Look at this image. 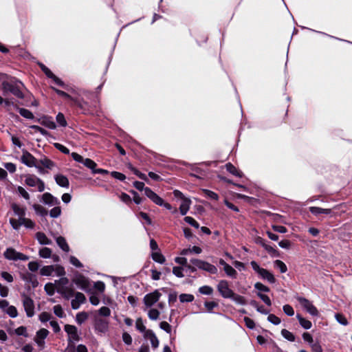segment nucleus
<instances>
[{
	"label": "nucleus",
	"mask_w": 352,
	"mask_h": 352,
	"mask_svg": "<svg viewBox=\"0 0 352 352\" xmlns=\"http://www.w3.org/2000/svg\"><path fill=\"white\" fill-rule=\"evenodd\" d=\"M33 208L36 213L41 217H45L47 214V210L39 204H34Z\"/></svg>",
	"instance_id": "e433bc0d"
},
{
	"label": "nucleus",
	"mask_w": 352,
	"mask_h": 352,
	"mask_svg": "<svg viewBox=\"0 0 352 352\" xmlns=\"http://www.w3.org/2000/svg\"><path fill=\"white\" fill-rule=\"evenodd\" d=\"M54 179L57 185L62 188H68L69 186V182L68 178L62 175V174H56L54 175Z\"/></svg>",
	"instance_id": "412c9836"
},
{
	"label": "nucleus",
	"mask_w": 352,
	"mask_h": 352,
	"mask_svg": "<svg viewBox=\"0 0 352 352\" xmlns=\"http://www.w3.org/2000/svg\"><path fill=\"white\" fill-rule=\"evenodd\" d=\"M75 283L78 288L85 292H87L90 289V283L89 279L82 275H80L76 278Z\"/></svg>",
	"instance_id": "dca6fc26"
},
{
	"label": "nucleus",
	"mask_w": 352,
	"mask_h": 352,
	"mask_svg": "<svg viewBox=\"0 0 352 352\" xmlns=\"http://www.w3.org/2000/svg\"><path fill=\"white\" fill-rule=\"evenodd\" d=\"M42 201L49 206H55L60 204V201L50 192H45L42 195Z\"/></svg>",
	"instance_id": "6ab92c4d"
},
{
	"label": "nucleus",
	"mask_w": 352,
	"mask_h": 352,
	"mask_svg": "<svg viewBox=\"0 0 352 352\" xmlns=\"http://www.w3.org/2000/svg\"><path fill=\"white\" fill-rule=\"evenodd\" d=\"M45 291L49 296H53L55 292L54 284L49 283H47L44 287Z\"/></svg>",
	"instance_id": "680f3d73"
},
{
	"label": "nucleus",
	"mask_w": 352,
	"mask_h": 352,
	"mask_svg": "<svg viewBox=\"0 0 352 352\" xmlns=\"http://www.w3.org/2000/svg\"><path fill=\"white\" fill-rule=\"evenodd\" d=\"M267 320L274 325H278L280 323V319L274 314H269Z\"/></svg>",
	"instance_id": "e2e57ef3"
},
{
	"label": "nucleus",
	"mask_w": 352,
	"mask_h": 352,
	"mask_svg": "<svg viewBox=\"0 0 352 352\" xmlns=\"http://www.w3.org/2000/svg\"><path fill=\"white\" fill-rule=\"evenodd\" d=\"M25 184L30 187H37L39 192L45 190V183L34 175H28L25 177Z\"/></svg>",
	"instance_id": "423d86ee"
},
{
	"label": "nucleus",
	"mask_w": 352,
	"mask_h": 352,
	"mask_svg": "<svg viewBox=\"0 0 352 352\" xmlns=\"http://www.w3.org/2000/svg\"><path fill=\"white\" fill-rule=\"evenodd\" d=\"M15 109L22 117L28 120H33L34 118V114L30 110L19 107L18 106H15Z\"/></svg>",
	"instance_id": "cd10ccee"
},
{
	"label": "nucleus",
	"mask_w": 352,
	"mask_h": 352,
	"mask_svg": "<svg viewBox=\"0 0 352 352\" xmlns=\"http://www.w3.org/2000/svg\"><path fill=\"white\" fill-rule=\"evenodd\" d=\"M130 169L131 170V171H133V173L137 175L140 179H142V180H144V181H147L148 179H147V177L145 174L141 173L140 171H139L137 168L133 167V166H131L130 167Z\"/></svg>",
	"instance_id": "0e129e2a"
},
{
	"label": "nucleus",
	"mask_w": 352,
	"mask_h": 352,
	"mask_svg": "<svg viewBox=\"0 0 352 352\" xmlns=\"http://www.w3.org/2000/svg\"><path fill=\"white\" fill-rule=\"evenodd\" d=\"M83 164L88 168L91 169L92 173L95 170L96 167L97 166L96 163L89 158H86L85 161H83Z\"/></svg>",
	"instance_id": "a18cd8bd"
},
{
	"label": "nucleus",
	"mask_w": 352,
	"mask_h": 352,
	"mask_svg": "<svg viewBox=\"0 0 352 352\" xmlns=\"http://www.w3.org/2000/svg\"><path fill=\"white\" fill-rule=\"evenodd\" d=\"M69 263L78 268H81L83 267V265L81 263V262L74 256H69Z\"/></svg>",
	"instance_id": "13d9d810"
},
{
	"label": "nucleus",
	"mask_w": 352,
	"mask_h": 352,
	"mask_svg": "<svg viewBox=\"0 0 352 352\" xmlns=\"http://www.w3.org/2000/svg\"><path fill=\"white\" fill-rule=\"evenodd\" d=\"M52 318V316L51 314L47 312H42L39 315V320L41 322H46L48 321H51V319Z\"/></svg>",
	"instance_id": "4d7b16f0"
},
{
	"label": "nucleus",
	"mask_w": 352,
	"mask_h": 352,
	"mask_svg": "<svg viewBox=\"0 0 352 352\" xmlns=\"http://www.w3.org/2000/svg\"><path fill=\"white\" fill-rule=\"evenodd\" d=\"M161 296L162 294L158 290H155L153 292L144 296V303L147 307H151L160 300Z\"/></svg>",
	"instance_id": "9b49d317"
},
{
	"label": "nucleus",
	"mask_w": 352,
	"mask_h": 352,
	"mask_svg": "<svg viewBox=\"0 0 352 352\" xmlns=\"http://www.w3.org/2000/svg\"><path fill=\"white\" fill-rule=\"evenodd\" d=\"M12 209L14 213L19 217V220L21 221V219H24L25 216V209L20 207L16 204H12Z\"/></svg>",
	"instance_id": "b1692460"
},
{
	"label": "nucleus",
	"mask_w": 352,
	"mask_h": 352,
	"mask_svg": "<svg viewBox=\"0 0 352 352\" xmlns=\"http://www.w3.org/2000/svg\"><path fill=\"white\" fill-rule=\"evenodd\" d=\"M5 312L12 318H14L18 316L17 309L13 305H10Z\"/></svg>",
	"instance_id": "de8ad7c7"
},
{
	"label": "nucleus",
	"mask_w": 352,
	"mask_h": 352,
	"mask_svg": "<svg viewBox=\"0 0 352 352\" xmlns=\"http://www.w3.org/2000/svg\"><path fill=\"white\" fill-rule=\"evenodd\" d=\"M160 311L156 309H151L148 312V316L151 320H156L160 316Z\"/></svg>",
	"instance_id": "3c124183"
},
{
	"label": "nucleus",
	"mask_w": 352,
	"mask_h": 352,
	"mask_svg": "<svg viewBox=\"0 0 352 352\" xmlns=\"http://www.w3.org/2000/svg\"><path fill=\"white\" fill-rule=\"evenodd\" d=\"M40 274L41 276H50L54 274L53 265L43 266L40 270Z\"/></svg>",
	"instance_id": "72a5a7b5"
},
{
	"label": "nucleus",
	"mask_w": 352,
	"mask_h": 352,
	"mask_svg": "<svg viewBox=\"0 0 352 352\" xmlns=\"http://www.w3.org/2000/svg\"><path fill=\"white\" fill-rule=\"evenodd\" d=\"M39 256L43 258H49L52 256V250L49 248H43L39 250Z\"/></svg>",
	"instance_id": "58836bf2"
},
{
	"label": "nucleus",
	"mask_w": 352,
	"mask_h": 352,
	"mask_svg": "<svg viewBox=\"0 0 352 352\" xmlns=\"http://www.w3.org/2000/svg\"><path fill=\"white\" fill-rule=\"evenodd\" d=\"M150 340L151 346L153 349H157L159 346V340L156 337L155 333L152 330L146 331V335L144 336Z\"/></svg>",
	"instance_id": "5701e85b"
},
{
	"label": "nucleus",
	"mask_w": 352,
	"mask_h": 352,
	"mask_svg": "<svg viewBox=\"0 0 352 352\" xmlns=\"http://www.w3.org/2000/svg\"><path fill=\"white\" fill-rule=\"evenodd\" d=\"M191 205V200L190 199H184L180 206L179 212L182 215H186L190 209Z\"/></svg>",
	"instance_id": "a878e982"
},
{
	"label": "nucleus",
	"mask_w": 352,
	"mask_h": 352,
	"mask_svg": "<svg viewBox=\"0 0 352 352\" xmlns=\"http://www.w3.org/2000/svg\"><path fill=\"white\" fill-rule=\"evenodd\" d=\"M4 257L9 261H28L29 256L23 254L21 252H17L12 248H8L3 253Z\"/></svg>",
	"instance_id": "39448f33"
},
{
	"label": "nucleus",
	"mask_w": 352,
	"mask_h": 352,
	"mask_svg": "<svg viewBox=\"0 0 352 352\" xmlns=\"http://www.w3.org/2000/svg\"><path fill=\"white\" fill-rule=\"evenodd\" d=\"M37 162L43 167L50 170L55 166V163L45 157L39 160Z\"/></svg>",
	"instance_id": "c756f323"
},
{
	"label": "nucleus",
	"mask_w": 352,
	"mask_h": 352,
	"mask_svg": "<svg viewBox=\"0 0 352 352\" xmlns=\"http://www.w3.org/2000/svg\"><path fill=\"white\" fill-rule=\"evenodd\" d=\"M181 302H191L194 300L195 298L192 294H182L179 296Z\"/></svg>",
	"instance_id": "4c0bfd02"
},
{
	"label": "nucleus",
	"mask_w": 352,
	"mask_h": 352,
	"mask_svg": "<svg viewBox=\"0 0 352 352\" xmlns=\"http://www.w3.org/2000/svg\"><path fill=\"white\" fill-rule=\"evenodd\" d=\"M250 265L254 271L263 280H267L270 283H274L276 278L274 276L266 269L262 268L254 261L250 262Z\"/></svg>",
	"instance_id": "7ed1b4c3"
},
{
	"label": "nucleus",
	"mask_w": 352,
	"mask_h": 352,
	"mask_svg": "<svg viewBox=\"0 0 352 352\" xmlns=\"http://www.w3.org/2000/svg\"><path fill=\"white\" fill-rule=\"evenodd\" d=\"M232 301H234L236 304L240 305H245L247 304L246 299L244 296L235 294L234 292L230 298Z\"/></svg>",
	"instance_id": "2f4dec72"
},
{
	"label": "nucleus",
	"mask_w": 352,
	"mask_h": 352,
	"mask_svg": "<svg viewBox=\"0 0 352 352\" xmlns=\"http://www.w3.org/2000/svg\"><path fill=\"white\" fill-rule=\"evenodd\" d=\"M19 225L24 226L27 228H33L35 223L30 219L24 218L21 219L19 221Z\"/></svg>",
	"instance_id": "49530a36"
},
{
	"label": "nucleus",
	"mask_w": 352,
	"mask_h": 352,
	"mask_svg": "<svg viewBox=\"0 0 352 352\" xmlns=\"http://www.w3.org/2000/svg\"><path fill=\"white\" fill-rule=\"evenodd\" d=\"M151 256L153 260L157 263L162 264L165 262L164 256L159 252H153Z\"/></svg>",
	"instance_id": "ea45409f"
},
{
	"label": "nucleus",
	"mask_w": 352,
	"mask_h": 352,
	"mask_svg": "<svg viewBox=\"0 0 352 352\" xmlns=\"http://www.w3.org/2000/svg\"><path fill=\"white\" fill-rule=\"evenodd\" d=\"M54 91L59 96H61V97H63L65 98V99H67L68 100H69L70 102L72 101V100H73V97L71 96L69 94H68L67 93L65 92L64 91H62V90H60V89H56V88H52Z\"/></svg>",
	"instance_id": "bf43d9fd"
},
{
	"label": "nucleus",
	"mask_w": 352,
	"mask_h": 352,
	"mask_svg": "<svg viewBox=\"0 0 352 352\" xmlns=\"http://www.w3.org/2000/svg\"><path fill=\"white\" fill-rule=\"evenodd\" d=\"M284 313L288 316H292L294 315V311L293 307L289 305H285L283 307Z\"/></svg>",
	"instance_id": "338daca9"
},
{
	"label": "nucleus",
	"mask_w": 352,
	"mask_h": 352,
	"mask_svg": "<svg viewBox=\"0 0 352 352\" xmlns=\"http://www.w3.org/2000/svg\"><path fill=\"white\" fill-rule=\"evenodd\" d=\"M199 292L201 294L204 295H211L213 292V289L210 286L204 285L202 287H200L199 289Z\"/></svg>",
	"instance_id": "5fc2aeb1"
},
{
	"label": "nucleus",
	"mask_w": 352,
	"mask_h": 352,
	"mask_svg": "<svg viewBox=\"0 0 352 352\" xmlns=\"http://www.w3.org/2000/svg\"><path fill=\"white\" fill-rule=\"evenodd\" d=\"M56 120L57 123L61 126L65 127L67 124L65 116L62 113H58L56 115Z\"/></svg>",
	"instance_id": "8fccbe9b"
},
{
	"label": "nucleus",
	"mask_w": 352,
	"mask_h": 352,
	"mask_svg": "<svg viewBox=\"0 0 352 352\" xmlns=\"http://www.w3.org/2000/svg\"><path fill=\"white\" fill-rule=\"evenodd\" d=\"M98 314L101 316L108 317L111 315V310L107 307H102L99 309Z\"/></svg>",
	"instance_id": "69168bd1"
},
{
	"label": "nucleus",
	"mask_w": 352,
	"mask_h": 352,
	"mask_svg": "<svg viewBox=\"0 0 352 352\" xmlns=\"http://www.w3.org/2000/svg\"><path fill=\"white\" fill-rule=\"evenodd\" d=\"M226 170L232 175L239 177H243V173L241 170H239V169H237L232 164H231V163L226 164Z\"/></svg>",
	"instance_id": "c85d7f7f"
},
{
	"label": "nucleus",
	"mask_w": 352,
	"mask_h": 352,
	"mask_svg": "<svg viewBox=\"0 0 352 352\" xmlns=\"http://www.w3.org/2000/svg\"><path fill=\"white\" fill-rule=\"evenodd\" d=\"M145 195L157 206L164 205V199L153 192L150 188L145 189Z\"/></svg>",
	"instance_id": "2eb2a0df"
},
{
	"label": "nucleus",
	"mask_w": 352,
	"mask_h": 352,
	"mask_svg": "<svg viewBox=\"0 0 352 352\" xmlns=\"http://www.w3.org/2000/svg\"><path fill=\"white\" fill-rule=\"evenodd\" d=\"M274 265L281 273H285L287 270L286 265L280 260H276L274 261Z\"/></svg>",
	"instance_id": "09e8293b"
},
{
	"label": "nucleus",
	"mask_w": 352,
	"mask_h": 352,
	"mask_svg": "<svg viewBox=\"0 0 352 352\" xmlns=\"http://www.w3.org/2000/svg\"><path fill=\"white\" fill-rule=\"evenodd\" d=\"M190 263L198 269L206 271L210 274H216L218 272L216 266L200 259L192 258Z\"/></svg>",
	"instance_id": "20e7f679"
},
{
	"label": "nucleus",
	"mask_w": 352,
	"mask_h": 352,
	"mask_svg": "<svg viewBox=\"0 0 352 352\" xmlns=\"http://www.w3.org/2000/svg\"><path fill=\"white\" fill-rule=\"evenodd\" d=\"M54 314L60 318L65 317V314L62 307L60 305H56L53 307Z\"/></svg>",
	"instance_id": "79ce46f5"
},
{
	"label": "nucleus",
	"mask_w": 352,
	"mask_h": 352,
	"mask_svg": "<svg viewBox=\"0 0 352 352\" xmlns=\"http://www.w3.org/2000/svg\"><path fill=\"white\" fill-rule=\"evenodd\" d=\"M58 292L65 299H69L72 298L75 294L74 291L69 287L67 288H58Z\"/></svg>",
	"instance_id": "7c9ffc66"
},
{
	"label": "nucleus",
	"mask_w": 352,
	"mask_h": 352,
	"mask_svg": "<svg viewBox=\"0 0 352 352\" xmlns=\"http://www.w3.org/2000/svg\"><path fill=\"white\" fill-rule=\"evenodd\" d=\"M54 273L56 276L62 277L65 275V268L59 265H53Z\"/></svg>",
	"instance_id": "a19ab883"
},
{
	"label": "nucleus",
	"mask_w": 352,
	"mask_h": 352,
	"mask_svg": "<svg viewBox=\"0 0 352 352\" xmlns=\"http://www.w3.org/2000/svg\"><path fill=\"white\" fill-rule=\"evenodd\" d=\"M95 329L100 333H106L109 329V322L104 319H97L95 322Z\"/></svg>",
	"instance_id": "aec40b11"
},
{
	"label": "nucleus",
	"mask_w": 352,
	"mask_h": 352,
	"mask_svg": "<svg viewBox=\"0 0 352 352\" xmlns=\"http://www.w3.org/2000/svg\"><path fill=\"white\" fill-rule=\"evenodd\" d=\"M21 162L28 167L36 166L37 160L28 151H23V155L21 157Z\"/></svg>",
	"instance_id": "f8f14e48"
},
{
	"label": "nucleus",
	"mask_w": 352,
	"mask_h": 352,
	"mask_svg": "<svg viewBox=\"0 0 352 352\" xmlns=\"http://www.w3.org/2000/svg\"><path fill=\"white\" fill-rule=\"evenodd\" d=\"M88 318V315L86 312H79L76 314V321L78 324H81L83 323Z\"/></svg>",
	"instance_id": "c03bdc74"
},
{
	"label": "nucleus",
	"mask_w": 352,
	"mask_h": 352,
	"mask_svg": "<svg viewBox=\"0 0 352 352\" xmlns=\"http://www.w3.org/2000/svg\"><path fill=\"white\" fill-rule=\"evenodd\" d=\"M160 327L166 331L167 333H171L172 331V327L171 326L165 321L161 322L160 324Z\"/></svg>",
	"instance_id": "774afa93"
},
{
	"label": "nucleus",
	"mask_w": 352,
	"mask_h": 352,
	"mask_svg": "<svg viewBox=\"0 0 352 352\" xmlns=\"http://www.w3.org/2000/svg\"><path fill=\"white\" fill-rule=\"evenodd\" d=\"M296 318L298 320V322L302 328H304L305 329H311L312 326L311 321L302 318L300 314H297Z\"/></svg>",
	"instance_id": "473e14b6"
},
{
	"label": "nucleus",
	"mask_w": 352,
	"mask_h": 352,
	"mask_svg": "<svg viewBox=\"0 0 352 352\" xmlns=\"http://www.w3.org/2000/svg\"><path fill=\"white\" fill-rule=\"evenodd\" d=\"M7 80H4L1 82V88L3 96H6L10 93L18 98H24V94L22 89L24 88L23 83L14 77H7Z\"/></svg>",
	"instance_id": "f03ea898"
},
{
	"label": "nucleus",
	"mask_w": 352,
	"mask_h": 352,
	"mask_svg": "<svg viewBox=\"0 0 352 352\" xmlns=\"http://www.w3.org/2000/svg\"><path fill=\"white\" fill-rule=\"evenodd\" d=\"M145 195L157 206L164 205V199L153 192L150 188L145 189Z\"/></svg>",
	"instance_id": "4468645a"
},
{
	"label": "nucleus",
	"mask_w": 352,
	"mask_h": 352,
	"mask_svg": "<svg viewBox=\"0 0 352 352\" xmlns=\"http://www.w3.org/2000/svg\"><path fill=\"white\" fill-rule=\"evenodd\" d=\"M74 296L75 298L72 300L71 305L73 309H78L85 302L86 298L81 292H76Z\"/></svg>",
	"instance_id": "f3484780"
},
{
	"label": "nucleus",
	"mask_w": 352,
	"mask_h": 352,
	"mask_svg": "<svg viewBox=\"0 0 352 352\" xmlns=\"http://www.w3.org/2000/svg\"><path fill=\"white\" fill-rule=\"evenodd\" d=\"M23 305L26 315L28 318H31L34 315V300L25 294L22 296Z\"/></svg>",
	"instance_id": "9d476101"
},
{
	"label": "nucleus",
	"mask_w": 352,
	"mask_h": 352,
	"mask_svg": "<svg viewBox=\"0 0 352 352\" xmlns=\"http://www.w3.org/2000/svg\"><path fill=\"white\" fill-rule=\"evenodd\" d=\"M48 333L49 331L46 329H41L36 332L34 340L41 349H43L45 346V339L48 336Z\"/></svg>",
	"instance_id": "ddd939ff"
},
{
	"label": "nucleus",
	"mask_w": 352,
	"mask_h": 352,
	"mask_svg": "<svg viewBox=\"0 0 352 352\" xmlns=\"http://www.w3.org/2000/svg\"><path fill=\"white\" fill-rule=\"evenodd\" d=\"M335 318L337 322L342 325L346 326L349 324L347 319L342 314H336Z\"/></svg>",
	"instance_id": "864d4df0"
},
{
	"label": "nucleus",
	"mask_w": 352,
	"mask_h": 352,
	"mask_svg": "<svg viewBox=\"0 0 352 352\" xmlns=\"http://www.w3.org/2000/svg\"><path fill=\"white\" fill-rule=\"evenodd\" d=\"M56 242L58 247L64 252H68L69 251V247L67 244L66 239L61 236L56 237Z\"/></svg>",
	"instance_id": "393cba45"
},
{
	"label": "nucleus",
	"mask_w": 352,
	"mask_h": 352,
	"mask_svg": "<svg viewBox=\"0 0 352 352\" xmlns=\"http://www.w3.org/2000/svg\"><path fill=\"white\" fill-rule=\"evenodd\" d=\"M226 275L230 278H236L237 276V272L234 268H233L231 265H226V266L223 269Z\"/></svg>",
	"instance_id": "c9c22d12"
},
{
	"label": "nucleus",
	"mask_w": 352,
	"mask_h": 352,
	"mask_svg": "<svg viewBox=\"0 0 352 352\" xmlns=\"http://www.w3.org/2000/svg\"><path fill=\"white\" fill-rule=\"evenodd\" d=\"M82 93L87 99H91V96H93V100L91 102H89L83 98L73 97V100H72L70 104L78 107L83 114L93 113L96 109L97 104L99 101L98 96L88 91H84Z\"/></svg>",
	"instance_id": "f257e3e1"
},
{
	"label": "nucleus",
	"mask_w": 352,
	"mask_h": 352,
	"mask_svg": "<svg viewBox=\"0 0 352 352\" xmlns=\"http://www.w3.org/2000/svg\"><path fill=\"white\" fill-rule=\"evenodd\" d=\"M60 214H61V209L58 206L53 208L50 211V215L52 218H57L60 215Z\"/></svg>",
	"instance_id": "052dcab7"
},
{
	"label": "nucleus",
	"mask_w": 352,
	"mask_h": 352,
	"mask_svg": "<svg viewBox=\"0 0 352 352\" xmlns=\"http://www.w3.org/2000/svg\"><path fill=\"white\" fill-rule=\"evenodd\" d=\"M135 327L137 330L143 333V336L146 335V331L149 329H146L145 325L144 324L143 320L141 318H138L136 320Z\"/></svg>",
	"instance_id": "f704fd0d"
},
{
	"label": "nucleus",
	"mask_w": 352,
	"mask_h": 352,
	"mask_svg": "<svg viewBox=\"0 0 352 352\" xmlns=\"http://www.w3.org/2000/svg\"><path fill=\"white\" fill-rule=\"evenodd\" d=\"M69 283V280L68 278H65V277H61L59 280H56V283L57 285V289L58 288H67V285Z\"/></svg>",
	"instance_id": "603ef678"
},
{
	"label": "nucleus",
	"mask_w": 352,
	"mask_h": 352,
	"mask_svg": "<svg viewBox=\"0 0 352 352\" xmlns=\"http://www.w3.org/2000/svg\"><path fill=\"white\" fill-rule=\"evenodd\" d=\"M309 210L310 212L315 216H318L322 214L327 215L332 214V210L329 208H322L320 207L311 206L309 207Z\"/></svg>",
	"instance_id": "4be33fe9"
},
{
	"label": "nucleus",
	"mask_w": 352,
	"mask_h": 352,
	"mask_svg": "<svg viewBox=\"0 0 352 352\" xmlns=\"http://www.w3.org/2000/svg\"><path fill=\"white\" fill-rule=\"evenodd\" d=\"M36 238L38 243L41 245H51L52 240L47 238L45 233L38 232L36 234Z\"/></svg>",
	"instance_id": "bb28decb"
},
{
	"label": "nucleus",
	"mask_w": 352,
	"mask_h": 352,
	"mask_svg": "<svg viewBox=\"0 0 352 352\" xmlns=\"http://www.w3.org/2000/svg\"><path fill=\"white\" fill-rule=\"evenodd\" d=\"M203 192L207 197H208L211 199L218 200V199H219V195L216 192H214L210 190L204 189Z\"/></svg>",
	"instance_id": "6e6d98bb"
},
{
	"label": "nucleus",
	"mask_w": 352,
	"mask_h": 352,
	"mask_svg": "<svg viewBox=\"0 0 352 352\" xmlns=\"http://www.w3.org/2000/svg\"><path fill=\"white\" fill-rule=\"evenodd\" d=\"M65 332L68 335L67 342H76L80 340L78 329L76 326L72 324H65L64 327Z\"/></svg>",
	"instance_id": "1a4fd4ad"
},
{
	"label": "nucleus",
	"mask_w": 352,
	"mask_h": 352,
	"mask_svg": "<svg viewBox=\"0 0 352 352\" xmlns=\"http://www.w3.org/2000/svg\"><path fill=\"white\" fill-rule=\"evenodd\" d=\"M281 335L285 339H286L290 342H294L295 340L294 335L292 332H290L289 331H288L287 329H282Z\"/></svg>",
	"instance_id": "37998d69"
},
{
	"label": "nucleus",
	"mask_w": 352,
	"mask_h": 352,
	"mask_svg": "<svg viewBox=\"0 0 352 352\" xmlns=\"http://www.w3.org/2000/svg\"><path fill=\"white\" fill-rule=\"evenodd\" d=\"M297 300L300 305L311 316H317L318 311L317 308L312 304L311 301L304 297H297Z\"/></svg>",
	"instance_id": "0eeeda50"
},
{
	"label": "nucleus",
	"mask_w": 352,
	"mask_h": 352,
	"mask_svg": "<svg viewBox=\"0 0 352 352\" xmlns=\"http://www.w3.org/2000/svg\"><path fill=\"white\" fill-rule=\"evenodd\" d=\"M217 287L221 296L224 298L230 299L234 293V292L230 288L229 283L226 280H220Z\"/></svg>",
	"instance_id": "6e6552de"
},
{
	"label": "nucleus",
	"mask_w": 352,
	"mask_h": 352,
	"mask_svg": "<svg viewBox=\"0 0 352 352\" xmlns=\"http://www.w3.org/2000/svg\"><path fill=\"white\" fill-rule=\"evenodd\" d=\"M38 122L50 129H55L56 128V124L51 116H44L38 119Z\"/></svg>",
	"instance_id": "a211bd4d"
}]
</instances>
